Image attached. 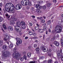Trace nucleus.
Wrapping results in <instances>:
<instances>
[{
	"label": "nucleus",
	"mask_w": 63,
	"mask_h": 63,
	"mask_svg": "<svg viewBox=\"0 0 63 63\" xmlns=\"http://www.w3.org/2000/svg\"><path fill=\"white\" fill-rule=\"evenodd\" d=\"M48 31L49 32H51V31H50V30L49 29L48 30Z\"/></svg>",
	"instance_id": "nucleus-61"
},
{
	"label": "nucleus",
	"mask_w": 63,
	"mask_h": 63,
	"mask_svg": "<svg viewBox=\"0 0 63 63\" xmlns=\"http://www.w3.org/2000/svg\"><path fill=\"white\" fill-rule=\"evenodd\" d=\"M13 46L14 45H13V44L11 43L9 47L10 48H13Z\"/></svg>",
	"instance_id": "nucleus-22"
},
{
	"label": "nucleus",
	"mask_w": 63,
	"mask_h": 63,
	"mask_svg": "<svg viewBox=\"0 0 63 63\" xmlns=\"http://www.w3.org/2000/svg\"><path fill=\"white\" fill-rule=\"evenodd\" d=\"M53 2L54 3H56V0H53Z\"/></svg>",
	"instance_id": "nucleus-50"
},
{
	"label": "nucleus",
	"mask_w": 63,
	"mask_h": 63,
	"mask_svg": "<svg viewBox=\"0 0 63 63\" xmlns=\"http://www.w3.org/2000/svg\"><path fill=\"white\" fill-rule=\"evenodd\" d=\"M33 36H36L37 35V34L36 33H33Z\"/></svg>",
	"instance_id": "nucleus-42"
},
{
	"label": "nucleus",
	"mask_w": 63,
	"mask_h": 63,
	"mask_svg": "<svg viewBox=\"0 0 63 63\" xmlns=\"http://www.w3.org/2000/svg\"><path fill=\"white\" fill-rule=\"evenodd\" d=\"M5 16L7 18H9L10 17V16L8 15V14H5Z\"/></svg>",
	"instance_id": "nucleus-21"
},
{
	"label": "nucleus",
	"mask_w": 63,
	"mask_h": 63,
	"mask_svg": "<svg viewBox=\"0 0 63 63\" xmlns=\"http://www.w3.org/2000/svg\"><path fill=\"white\" fill-rule=\"evenodd\" d=\"M2 26L4 29L5 30L6 29V25H5V24H3Z\"/></svg>",
	"instance_id": "nucleus-20"
},
{
	"label": "nucleus",
	"mask_w": 63,
	"mask_h": 63,
	"mask_svg": "<svg viewBox=\"0 0 63 63\" xmlns=\"http://www.w3.org/2000/svg\"><path fill=\"white\" fill-rule=\"evenodd\" d=\"M32 11H34V8L32 7Z\"/></svg>",
	"instance_id": "nucleus-60"
},
{
	"label": "nucleus",
	"mask_w": 63,
	"mask_h": 63,
	"mask_svg": "<svg viewBox=\"0 0 63 63\" xmlns=\"http://www.w3.org/2000/svg\"><path fill=\"white\" fill-rule=\"evenodd\" d=\"M39 30V32H40V33H42L43 32V30L42 29H40L39 28H38Z\"/></svg>",
	"instance_id": "nucleus-19"
},
{
	"label": "nucleus",
	"mask_w": 63,
	"mask_h": 63,
	"mask_svg": "<svg viewBox=\"0 0 63 63\" xmlns=\"http://www.w3.org/2000/svg\"><path fill=\"white\" fill-rule=\"evenodd\" d=\"M12 19L14 21H16V18H12Z\"/></svg>",
	"instance_id": "nucleus-36"
},
{
	"label": "nucleus",
	"mask_w": 63,
	"mask_h": 63,
	"mask_svg": "<svg viewBox=\"0 0 63 63\" xmlns=\"http://www.w3.org/2000/svg\"><path fill=\"white\" fill-rule=\"evenodd\" d=\"M22 8V6L20 4H18L16 5L15 8L16 10H19Z\"/></svg>",
	"instance_id": "nucleus-9"
},
{
	"label": "nucleus",
	"mask_w": 63,
	"mask_h": 63,
	"mask_svg": "<svg viewBox=\"0 0 63 63\" xmlns=\"http://www.w3.org/2000/svg\"><path fill=\"white\" fill-rule=\"evenodd\" d=\"M29 34L30 35H32L33 34V32H29Z\"/></svg>",
	"instance_id": "nucleus-39"
},
{
	"label": "nucleus",
	"mask_w": 63,
	"mask_h": 63,
	"mask_svg": "<svg viewBox=\"0 0 63 63\" xmlns=\"http://www.w3.org/2000/svg\"><path fill=\"white\" fill-rule=\"evenodd\" d=\"M48 55L50 57L51 56V52L50 51V50L48 52Z\"/></svg>",
	"instance_id": "nucleus-23"
},
{
	"label": "nucleus",
	"mask_w": 63,
	"mask_h": 63,
	"mask_svg": "<svg viewBox=\"0 0 63 63\" xmlns=\"http://www.w3.org/2000/svg\"><path fill=\"white\" fill-rule=\"evenodd\" d=\"M3 45V41L0 40V46H2Z\"/></svg>",
	"instance_id": "nucleus-31"
},
{
	"label": "nucleus",
	"mask_w": 63,
	"mask_h": 63,
	"mask_svg": "<svg viewBox=\"0 0 63 63\" xmlns=\"http://www.w3.org/2000/svg\"><path fill=\"white\" fill-rule=\"evenodd\" d=\"M47 24H50L51 23V21L50 20H49L47 22Z\"/></svg>",
	"instance_id": "nucleus-28"
},
{
	"label": "nucleus",
	"mask_w": 63,
	"mask_h": 63,
	"mask_svg": "<svg viewBox=\"0 0 63 63\" xmlns=\"http://www.w3.org/2000/svg\"><path fill=\"white\" fill-rule=\"evenodd\" d=\"M56 37L57 38H59V35L57 34L56 36Z\"/></svg>",
	"instance_id": "nucleus-48"
},
{
	"label": "nucleus",
	"mask_w": 63,
	"mask_h": 63,
	"mask_svg": "<svg viewBox=\"0 0 63 63\" xmlns=\"http://www.w3.org/2000/svg\"><path fill=\"white\" fill-rule=\"evenodd\" d=\"M55 30L57 33H60L61 32L62 30V28L60 26H57L55 28Z\"/></svg>",
	"instance_id": "nucleus-6"
},
{
	"label": "nucleus",
	"mask_w": 63,
	"mask_h": 63,
	"mask_svg": "<svg viewBox=\"0 0 63 63\" xmlns=\"http://www.w3.org/2000/svg\"><path fill=\"white\" fill-rule=\"evenodd\" d=\"M4 41H9V39H8V38H4Z\"/></svg>",
	"instance_id": "nucleus-26"
},
{
	"label": "nucleus",
	"mask_w": 63,
	"mask_h": 63,
	"mask_svg": "<svg viewBox=\"0 0 63 63\" xmlns=\"http://www.w3.org/2000/svg\"><path fill=\"white\" fill-rule=\"evenodd\" d=\"M6 11H7L8 9L9 12L14 13L15 12V7L13 4L11 3H7L5 6Z\"/></svg>",
	"instance_id": "nucleus-1"
},
{
	"label": "nucleus",
	"mask_w": 63,
	"mask_h": 63,
	"mask_svg": "<svg viewBox=\"0 0 63 63\" xmlns=\"http://www.w3.org/2000/svg\"><path fill=\"white\" fill-rule=\"evenodd\" d=\"M54 44L57 47H58L59 46V43L57 41H55Z\"/></svg>",
	"instance_id": "nucleus-10"
},
{
	"label": "nucleus",
	"mask_w": 63,
	"mask_h": 63,
	"mask_svg": "<svg viewBox=\"0 0 63 63\" xmlns=\"http://www.w3.org/2000/svg\"><path fill=\"white\" fill-rule=\"evenodd\" d=\"M2 31L4 32V33H5V31H4V30L3 29H2Z\"/></svg>",
	"instance_id": "nucleus-56"
},
{
	"label": "nucleus",
	"mask_w": 63,
	"mask_h": 63,
	"mask_svg": "<svg viewBox=\"0 0 63 63\" xmlns=\"http://www.w3.org/2000/svg\"><path fill=\"white\" fill-rule=\"evenodd\" d=\"M28 39V37L26 36L25 37V40H26V39Z\"/></svg>",
	"instance_id": "nucleus-51"
},
{
	"label": "nucleus",
	"mask_w": 63,
	"mask_h": 63,
	"mask_svg": "<svg viewBox=\"0 0 63 63\" xmlns=\"http://www.w3.org/2000/svg\"><path fill=\"white\" fill-rule=\"evenodd\" d=\"M52 61L51 60H48V63H52Z\"/></svg>",
	"instance_id": "nucleus-33"
},
{
	"label": "nucleus",
	"mask_w": 63,
	"mask_h": 63,
	"mask_svg": "<svg viewBox=\"0 0 63 63\" xmlns=\"http://www.w3.org/2000/svg\"><path fill=\"white\" fill-rule=\"evenodd\" d=\"M16 40L17 41L16 45L17 46H19L20 44H21L22 43V40L19 38H16Z\"/></svg>",
	"instance_id": "nucleus-7"
},
{
	"label": "nucleus",
	"mask_w": 63,
	"mask_h": 63,
	"mask_svg": "<svg viewBox=\"0 0 63 63\" xmlns=\"http://www.w3.org/2000/svg\"><path fill=\"white\" fill-rule=\"evenodd\" d=\"M31 55V53H28L27 54V56L28 57H30Z\"/></svg>",
	"instance_id": "nucleus-17"
},
{
	"label": "nucleus",
	"mask_w": 63,
	"mask_h": 63,
	"mask_svg": "<svg viewBox=\"0 0 63 63\" xmlns=\"http://www.w3.org/2000/svg\"><path fill=\"white\" fill-rule=\"evenodd\" d=\"M2 21V18L0 17V22H1Z\"/></svg>",
	"instance_id": "nucleus-38"
},
{
	"label": "nucleus",
	"mask_w": 63,
	"mask_h": 63,
	"mask_svg": "<svg viewBox=\"0 0 63 63\" xmlns=\"http://www.w3.org/2000/svg\"><path fill=\"white\" fill-rule=\"evenodd\" d=\"M23 58L21 57L20 58V60L21 61H23Z\"/></svg>",
	"instance_id": "nucleus-32"
},
{
	"label": "nucleus",
	"mask_w": 63,
	"mask_h": 63,
	"mask_svg": "<svg viewBox=\"0 0 63 63\" xmlns=\"http://www.w3.org/2000/svg\"><path fill=\"white\" fill-rule=\"evenodd\" d=\"M43 29L44 30H46V28H45V27H44Z\"/></svg>",
	"instance_id": "nucleus-52"
},
{
	"label": "nucleus",
	"mask_w": 63,
	"mask_h": 63,
	"mask_svg": "<svg viewBox=\"0 0 63 63\" xmlns=\"http://www.w3.org/2000/svg\"><path fill=\"white\" fill-rule=\"evenodd\" d=\"M43 1H38V3H39V4H43Z\"/></svg>",
	"instance_id": "nucleus-27"
},
{
	"label": "nucleus",
	"mask_w": 63,
	"mask_h": 63,
	"mask_svg": "<svg viewBox=\"0 0 63 63\" xmlns=\"http://www.w3.org/2000/svg\"><path fill=\"white\" fill-rule=\"evenodd\" d=\"M34 29L36 30H37V29H38V27H34Z\"/></svg>",
	"instance_id": "nucleus-43"
},
{
	"label": "nucleus",
	"mask_w": 63,
	"mask_h": 63,
	"mask_svg": "<svg viewBox=\"0 0 63 63\" xmlns=\"http://www.w3.org/2000/svg\"><path fill=\"white\" fill-rule=\"evenodd\" d=\"M21 27L22 29H24L25 28V25H22Z\"/></svg>",
	"instance_id": "nucleus-25"
},
{
	"label": "nucleus",
	"mask_w": 63,
	"mask_h": 63,
	"mask_svg": "<svg viewBox=\"0 0 63 63\" xmlns=\"http://www.w3.org/2000/svg\"><path fill=\"white\" fill-rule=\"evenodd\" d=\"M51 5V3H47V6L48 7H50V6Z\"/></svg>",
	"instance_id": "nucleus-16"
},
{
	"label": "nucleus",
	"mask_w": 63,
	"mask_h": 63,
	"mask_svg": "<svg viewBox=\"0 0 63 63\" xmlns=\"http://www.w3.org/2000/svg\"><path fill=\"white\" fill-rule=\"evenodd\" d=\"M28 48L29 49H31V47H30V46L28 47Z\"/></svg>",
	"instance_id": "nucleus-57"
},
{
	"label": "nucleus",
	"mask_w": 63,
	"mask_h": 63,
	"mask_svg": "<svg viewBox=\"0 0 63 63\" xmlns=\"http://www.w3.org/2000/svg\"><path fill=\"white\" fill-rule=\"evenodd\" d=\"M14 22L13 21H11L10 22V23L11 25L14 24Z\"/></svg>",
	"instance_id": "nucleus-24"
},
{
	"label": "nucleus",
	"mask_w": 63,
	"mask_h": 63,
	"mask_svg": "<svg viewBox=\"0 0 63 63\" xmlns=\"http://www.w3.org/2000/svg\"><path fill=\"white\" fill-rule=\"evenodd\" d=\"M2 6H3V4H2V3H0V7H2Z\"/></svg>",
	"instance_id": "nucleus-47"
},
{
	"label": "nucleus",
	"mask_w": 63,
	"mask_h": 63,
	"mask_svg": "<svg viewBox=\"0 0 63 63\" xmlns=\"http://www.w3.org/2000/svg\"><path fill=\"white\" fill-rule=\"evenodd\" d=\"M13 56L14 58L16 59L17 60H18V59L20 57V55L18 53L14 52L13 53Z\"/></svg>",
	"instance_id": "nucleus-5"
},
{
	"label": "nucleus",
	"mask_w": 63,
	"mask_h": 63,
	"mask_svg": "<svg viewBox=\"0 0 63 63\" xmlns=\"http://www.w3.org/2000/svg\"><path fill=\"white\" fill-rule=\"evenodd\" d=\"M38 38V37L37 36L34 37L33 38V39H37Z\"/></svg>",
	"instance_id": "nucleus-45"
},
{
	"label": "nucleus",
	"mask_w": 63,
	"mask_h": 63,
	"mask_svg": "<svg viewBox=\"0 0 63 63\" xmlns=\"http://www.w3.org/2000/svg\"><path fill=\"white\" fill-rule=\"evenodd\" d=\"M32 17L33 18H35V16H32Z\"/></svg>",
	"instance_id": "nucleus-54"
},
{
	"label": "nucleus",
	"mask_w": 63,
	"mask_h": 63,
	"mask_svg": "<svg viewBox=\"0 0 63 63\" xmlns=\"http://www.w3.org/2000/svg\"><path fill=\"white\" fill-rule=\"evenodd\" d=\"M16 26L15 27V29L17 32H20L21 31V28L19 27L20 25V22H17L16 23Z\"/></svg>",
	"instance_id": "nucleus-3"
},
{
	"label": "nucleus",
	"mask_w": 63,
	"mask_h": 63,
	"mask_svg": "<svg viewBox=\"0 0 63 63\" xmlns=\"http://www.w3.org/2000/svg\"><path fill=\"white\" fill-rule=\"evenodd\" d=\"M55 38H56V37L55 36H54L53 37V39L54 40H55Z\"/></svg>",
	"instance_id": "nucleus-53"
},
{
	"label": "nucleus",
	"mask_w": 63,
	"mask_h": 63,
	"mask_svg": "<svg viewBox=\"0 0 63 63\" xmlns=\"http://www.w3.org/2000/svg\"><path fill=\"white\" fill-rule=\"evenodd\" d=\"M43 19V17H41L39 19H40V20H42V19Z\"/></svg>",
	"instance_id": "nucleus-49"
},
{
	"label": "nucleus",
	"mask_w": 63,
	"mask_h": 63,
	"mask_svg": "<svg viewBox=\"0 0 63 63\" xmlns=\"http://www.w3.org/2000/svg\"><path fill=\"white\" fill-rule=\"evenodd\" d=\"M42 8L43 9H46V8H47V7H46V5H44L42 6Z\"/></svg>",
	"instance_id": "nucleus-30"
},
{
	"label": "nucleus",
	"mask_w": 63,
	"mask_h": 63,
	"mask_svg": "<svg viewBox=\"0 0 63 63\" xmlns=\"http://www.w3.org/2000/svg\"><path fill=\"white\" fill-rule=\"evenodd\" d=\"M33 47H37V45L36 44H35L34 45Z\"/></svg>",
	"instance_id": "nucleus-41"
},
{
	"label": "nucleus",
	"mask_w": 63,
	"mask_h": 63,
	"mask_svg": "<svg viewBox=\"0 0 63 63\" xmlns=\"http://www.w3.org/2000/svg\"><path fill=\"white\" fill-rule=\"evenodd\" d=\"M47 32H48V31H46V34H47Z\"/></svg>",
	"instance_id": "nucleus-59"
},
{
	"label": "nucleus",
	"mask_w": 63,
	"mask_h": 63,
	"mask_svg": "<svg viewBox=\"0 0 63 63\" xmlns=\"http://www.w3.org/2000/svg\"><path fill=\"white\" fill-rule=\"evenodd\" d=\"M54 40V39L53 38H51V41H53Z\"/></svg>",
	"instance_id": "nucleus-55"
},
{
	"label": "nucleus",
	"mask_w": 63,
	"mask_h": 63,
	"mask_svg": "<svg viewBox=\"0 0 63 63\" xmlns=\"http://www.w3.org/2000/svg\"><path fill=\"white\" fill-rule=\"evenodd\" d=\"M8 47L6 45H3L2 46V48L3 49H7Z\"/></svg>",
	"instance_id": "nucleus-13"
},
{
	"label": "nucleus",
	"mask_w": 63,
	"mask_h": 63,
	"mask_svg": "<svg viewBox=\"0 0 63 63\" xmlns=\"http://www.w3.org/2000/svg\"><path fill=\"white\" fill-rule=\"evenodd\" d=\"M27 9L28 10H29V9H30V7L29 6V5L27 7Z\"/></svg>",
	"instance_id": "nucleus-46"
},
{
	"label": "nucleus",
	"mask_w": 63,
	"mask_h": 63,
	"mask_svg": "<svg viewBox=\"0 0 63 63\" xmlns=\"http://www.w3.org/2000/svg\"><path fill=\"white\" fill-rule=\"evenodd\" d=\"M62 41H63V40H62V38L61 39V42H62Z\"/></svg>",
	"instance_id": "nucleus-58"
},
{
	"label": "nucleus",
	"mask_w": 63,
	"mask_h": 63,
	"mask_svg": "<svg viewBox=\"0 0 63 63\" xmlns=\"http://www.w3.org/2000/svg\"><path fill=\"white\" fill-rule=\"evenodd\" d=\"M45 22V21L44 20H41V22L42 23H44Z\"/></svg>",
	"instance_id": "nucleus-35"
},
{
	"label": "nucleus",
	"mask_w": 63,
	"mask_h": 63,
	"mask_svg": "<svg viewBox=\"0 0 63 63\" xmlns=\"http://www.w3.org/2000/svg\"><path fill=\"white\" fill-rule=\"evenodd\" d=\"M3 54L4 55V56L5 57H8L10 54V53L7 52H6L5 50L2 51H1Z\"/></svg>",
	"instance_id": "nucleus-8"
},
{
	"label": "nucleus",
	"mask_w": 63,
	"mask_h": 63,
	"mask_svg": "<svg viewBox=\"0 0 63 63\" xmlns=\"http://www.w3.org/2000/svg\"><path fill=\"white\" fill-rule=\"evenodd\" d=\"M42 49L44 51L46 52L47 51V48L46 47H43L42 48Z\"/></svg>",
	"instance_id": "nucleus-12"
},
{
	"label": "nucleus",
	"mask_w": 63,
	"mask_h": 63,
	"mask_svg": "<svg viewBox=\"0 0 63 63\" xmlns=\"http://www.w3.org/2000/svg\"><path fill=\"white\" fill-rule=\"evenodd\" d=\"M21 3L23 6L28 5L30 6H32L31 1H30L29 0H22L21 2Z\"/></svg>",
	"instance_id": "nucleus-2"
},
{
	"label": "nucleus",
	"mask_w": 63,
	"mask_h": 63,
	"mask_svg": "<svg viewBox=\"0 0 63 63\" xmlns=\"http://www.w3.org/2000/svg\"><path fill=\"white\" fill-rule=\"evenodd\" d=\"M7 37H8V39H9V36H8V35H6L5 36V37L4 38H6L7 39Z\"/></svg>",
	"instance_id": "nucleus-29"
},
{
	"label": "nucleus",
	"mask_w": 63,
	"mask_h": 63,
	"mask_svg": "<svg viewBox=\"0 0 63 63\" xmlns=\"http://www.w3.org/2000/svg\"><path fill=\"white\" fill-rule=\"evenodd\" d=\"M24 58L25 59V60H27V57H26V56L25 55H24Z\"/></svg>",
	"instance_id": "nucleus-34"
},
{
	"label": "nucleus",
	"mask_w": 63,
	"mask_h": 63,
	"mask_svg": "<svg viewBox=\"0 0 63 63\" xmlns=\"http://www.w3.org/2000/svg\"><path fill=\"white\" fill-rule=\"evenodd\" d=\"M62 50L61 49L60 51L57 53V57L59 59L61 58V61H63V56L62 55Z\"/></svg>",
	"instance_id": "nucleus-4"
},
{
	"label": "nucleus",
	"mask_w": 63,
	"mask_h": 63,
	"mask_svg": "<svg viewBox=\"0 0 63 63\" xmlns=\"http://www.w3.org/2000/svg\"><path fill=\"white\" fill-rule=\"evenodd\" d=\"M36 51H39L40 50V48L39 47H37V48H36Z\"/></svg>",
	"instance_id": "nucleus-37"
},
{
	"label": "nucleus",
	"mask_w": 63,
	"mask_h": 63,
	"mask_svg": "<svg viewBox=\"0 0 63 63\" xmlns=\"http://www.w3.org/2000/svg\"><path fill=\"white\" fill-rule=\"evenodd\" d=\"M22 32H20V33H19V34L20 35H22Z\"/></svg>",
	"instance_id": "nucleus-63"
},
{
	"label": "nucleus",
	"mask_w": 63,
	"mask_h": 63,
	"mask_svg": "<svg viewBox=\"0 0 63 63\" xmlns=\"http://www.w3.org/2000/svg\"><path fill=\"white\" fill-rule=\"evenodd\" d=\"M61 16H62V17H63V14H62L61 15Z\"/></svg>",
	"instance_id": "nucleus-64"
},
{
	"label": "nucleus",
	"mask_w": 63,
	"mask_h": 63,
	"mask_svg": "<svg viewBox=\"0 0 63 63\" xmlns=\"http://www.w3.org/2000/svg\"><path fill=\"white\" fill-rule=\"evenodd\" d=\"M8 28L9 30H10V31H13V28H12V27L11 26H9Z\"/></svg>",
	"instance_id": "nucleus-14"
},
{
	"label": "nucleus",
	"mask_w": 63,
	"mask_h": 63,
	"mask_svg": "<svg viewBox=\"0 0 63 63\" xmlns=\"http://www.w3.org/2000/svg\"><path fill=\"white\" fill-rule=\"evenodd\" d=\"M61 45L62 47H63V42H61Z\"/></svg>",
	"instance_id": "nucleus-44"
},
{
	"label": "nucleus",
	"mask_w": 63,
	"mask_h": 63,
	"mask_svg": "<svg viewBox=\"0 0 63 63\" xmlns=\"http://www.w3.org/2000/svg\"><path fill=\"white\" fill-rule=\"evenodd\" d=\"M30 24L31 26H32V24L31 23H30Z\"/></svg>",
	"instance_id": "nucleus-62"
},
{
	"label": "nucleus",
	"mask_w": 63,
	"mask_h": 63,
	"mask_svg": "<svg viewBox=\"0 0 63 63\" xmlns=\"http://www.w3.org/2000/svg\"><path fill=\"white\" fill-rule=\"evenodd\" d=\"M47 60H45L44 61H43V63H47Z\"/></svg>",
	"instance_id": "nucleus-40"
},
{
	"label": "nucleus",
	"mask_w": 63,
	"mask_h": 63,
	"mask_svg": "<svg viewBox=\"0 0 63 63\" xmlns=\"http://www.w3.org/2000/svg\"><path fill=\"white\" fill-rule=\"evenodd\" d=\"M36 12L38 14H40L41 13V11L38 9L36 10Z\"/></svg>",
	"instance_id": "nucleus-18"
},
{
	"label": "nucleus",
	"mask_w": 63,
	"mask_h": 63,
	"mask_svg": "<svg viewBox=\"0 0 63 63\" xmlns=\"http://www.w3.org/2000/svg\"><path fill=\"white\" fill-rule=\"evenodd\" d=\"M36 7L38 9H41L42 7L39 4H36Z\"/></svg>",
	"instance_id": "nucleus-11"
},
{
	"label": "nucleus",
	"mask_w": 63,
	"mask_h": 63,
	"mask_svg": "<svg viewBox=\"0 0 63 63\" xmlns=\"http://www.w3.org/2000/svg\"><path fill=\"white\" fill-rule=\"evenodd\" d=\"M20 24H21L22 25H25V24H26L25 22L23 21H21V22H20Z\"/></svg>",
	"instance_id": "nucleus-15"
}]
</instances>
